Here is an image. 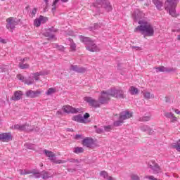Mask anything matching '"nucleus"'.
<instances>
[{
	"label": "nucleus",
	"mask_w": 180,
	"mask_h": 180,
	"mask_svg": "<svg viewBox=\"0 0 180 180\" xmlns=\"http://www.w3.org/2000/svg\"><path fill=\"white\" fill-rule=\"evenodd\" d=\"M80 40L82 41V43H85V44L87 46H89V44H91V41H91V39L82 36L80 37Z\"/></svg>",
	"instance_id": "nucleus-20"
},
{
	"label": "nucleus",
	"mask_w": 180,
	"mask_h": 180,
	"mask_svg": "<svg viewBox=\"0 0 180 180\" xmlns=\"http://www.w3.org/2000/svg\"><path fill=\"white\" fill-rule=\"evenodd\" d=\"M25 84L27 85H32V84H33V81H31V82H26Z\"/></svg>",
	"instance_id": "nucleus-51"
},
{
	"label": "nucleus",
	"mask_w": 180,
	"mask_h": 180,
	"mask_svg": "<svg viewBox=\"0 0 180 180\" xmlns=\"http://www.w3.org/2000/svg\"><path fill=\"white\" fill-rule=\"evenodd\" d=\"M44 153H45L46 157H48L49 160H50V161H51V162H53V160L56 159V154L54 153H53L52 151L45 149L44 150Z\"/></svg>",
	"instance_id": "nucleus-14"
},
{
	"label": "nucleus",
	"mask_w": 180,
	"mask_h": 180,
	"mask_svg": "<svg viewBox=\"0 0 180 180\" xmlns=\"http://www.w3.org/2000/svg\"><path fill=\"white\" fill-rule=\"evenodd\" d=\"M41 25V21L40 20V17L38 18H36L34 21V25L36 26V27H39Z\"/></svg>",
	"instance_id": "nucleus-27"
},
{
	"label": "nucleus",
	"mask_w": 180,
	"mask_h": 180,
	"mask_svg": "<svg viewBox=\"0 0 180 180\" xmlns=\"http://www.w3.org/2000/svg\"><path fill=\"white\" fill-rule=\"evenodd\" d=\"M37 12V8H33L32 12V16H35Z\"/></svg>",
	"instance_id": "nucleus-45"
},
{
	"label": "nucleus",
	"mask_w": 180,
	"mask_h": 180,
	"mask_svg": "<svg viewBox=\"0 0 180 180\" xmlns=\"http://www.w3.org/2000/svg\"><path fill=\"white\" fill-rule=\"evenodd\" d=\"M70 42H72L70 44V50L72 51H75V50H77V45H75V43H73L72 41V39H70Z\"/></svg>",
	"instance_id": "nucleus-29"
},
{
	"label": "nucleus",
	"mask_w": 180,
	"mask_h": 180,
	"mask_svg": "<svg viewBox=\"0 0 180 180\" xmlns=\"http://www.w3.org/2000/svg\"><path fill=\"white\" fill-rule=\"evenodd\" d=\"M89 113L86 112L84 115V117H82V115H75L72 117V120H73L74 122H77V123H89V121H88V117H89Z\"/></svg>",
	"instance_id": "nucleus-6"
},
{
	"label": "nucleus",
	"mask_w": 180,
	"mask_h": 180,
	"mask_svg": "<svg viewBox=\"0 0 180 180\" xmlns=\"http://www.w3.org/2000/svg\"><path fill=\"white\" fill-rule=\"evenodd\" d=\"M68 161H70V162H77V164H79V161L77 159H70Z\"/></svg>",
	"instance_id": "nucleus-42"
},
{
	"label": "nucleus",
	"mask_w": 180,
	"mask_h": 180,
	"mask_svg": "<svg viewBox=\"0 0 180 180\" xmlns=\"http://www.w3.org/2000/svg\"><path fill=\"white\" fill-rule=\"evenodd\" d=\"M19 67H20V68H21V70H26V69L29 68L30 67V65L27 63L24 64L22 63H20Z\"/></svg>",
	"instance_id": "nucleus-26"
},
{
	"label": "nucleus",
	"mask_w": 180,
	"mask_h": 180,
	"mask_svg": "<svg viewBox=\"0 0 180 180\" xmlns=\"http://www.w3.org/2000/svg\"><path fill=\"white\" fill-rule=\"evenodd\" d=\"M132 49H135V50H141V47L140 46H132Z\"/></svg>",
	"instance_id": "nucleus-49"
},
{
	"label": "nucleus",
	"mask_w": 180,
	"mask_h": 180,
	"mask_svg": "<svg viewBox=\"0 0 180 180\" xmlns=\"http://www.w3.org/2000/svg\"><path fill=\"white\" fill-rule=\"evenodd\" d=\"M100 175H101V176H103V178H105V179L108 178V176H109L108 174V172H106V171H101V172H100Z\"/></svg>",
	"instance_id": "nucleus-34"
},
{
	"label": "nucleus",
	"mask_w": 180,
	"mask_h": 180,
	"mask_svg": "<svg viewBox=\"0 0 180 180\" xmlns=\"http://www.w3.org/2000/svg\"><path fill=\"white\" fill-rule=\"evenodd\" d=\"M178 40H180V35L178 36Z\"/></svg>",
	"instance_id": "nucleus-57"
},
{
	"label": "nucleus",
	"mask_w": 180,
	"mask_h": 180,
	"mask_svg": "<svg viewBox=\"0 0 180 180\" xmlns=\"http://www.w3.org/2000/svg\"><path fill=\"white\" fill-rule=\"evenodd\" d=\"M141 122H149V120H151L150 116H143L140 118Z\"/></svg>",
	"instance_id": "nucleus-30"
},
{
	"label": "nucleus",
	"mask_w": 180,
	"mask_h": 180,
	"mask_svg": "<svg viewBox=\"0 0 180 180\" xmlns=\"http://www.w3.org/2000/svg\"><path fill=\"white\" fill-rule=\"evenodd\" d=\"M57 49L61 51H64V46H57Z\"/></svg>",
	"instance_id": "nucleus-46"
},
{
	"label": "nucleus",
	"mask_w": 180,
	"mask_h": 180,
	"mask_svg": "<svg viewBox=\"0 0 180 180\" xmlns=\"http://www.w3.org/2000/svg\"><path fill=\"white\" fill-rule=\"evenodd\" d=\"M70 70L72 71H76L77 72H85V68H78L77 65H71Z\"/></svg>",
	"instance_id": "nucleus-18"
},
{
	"label": "nucleus",
	"mask_w": 180,
	"mask_h": 180,
	"mask_svg": "<svg viewBox=\"0 0 180 180\" xmlns=\"http://www.w3.org/2000/svg\"><path fill=\"white\" fill-rule=\"evenodd\" d=\"M14 130H20V131H32V128L29 124H17L13 127Z\"/></svg>",
	"instance_id": "nucleus-8"
},
{
	"label": "nucleus",
	"mask_w": 180,
	"mask_h": 180,
	"mask_svg": "<svg viewBox=\"0 0 180 180\" xmlns=\"http://www.w3.org/2000/svg\"><path fill=\"white\" fill-rule=\"evenodd\" d=\"M178 1L179 0H167L165 4V11H168L169 14L171 15V16H173V18L176 17L175 9L176 8V5H178Z\"/></svg>",
	"instance_id": "nucleus-3"
},
{
	"label": "nucleus",
	"mask_w": 180,
	"mask_h": 180,
	"mask_svg": "<svg viewBox=\"0 0 180 180\" xmlns=\"http://www.w3.org/2000/svg\"><path fill=\"white\" fill-rule=\"evenodd\" d=\"M29 58H24L22 60V63H25V61H29Z\"/></svg>",
	"instance_id": "nucleus-53"
},
{
	"label": "nucleus",
	"mask_w": 180,
	"mask_h": 180,
	"mask_svg": "<svg viewBox=\"0 0 180 180\" xmlns=\"http://www.w3.org/2000/svg\"><path fill=\"white\" fill-rule=\"evenodd\" d=\"M46 37H48L49 40H51V39H54V35L51 34L46 33L45 34Z\"/></svg>",
	"instance_id": "nucleus-38"
},
{
	"label": "nucleus",
	"mask_w": 180,
	"mask_h": 180,
	"mask_svg": "<svg viewBox=\"0 0 180 180\" xmlns=\"http://www.w3.org/2000/svg\"><path fill=\"white\" fill-rule=\"evenodd\" d=\"M43 179H49V174H47V172H44V176H42Z\"/></svg>",
	"instance_id": "nucleus-44"
},
{
	"label": "nucleus",
	"mask_w": 180,
	"mask_h": 180,
	"mask_svg": "<svg viewBox=\"0 0 180 180\" xmlns=\"http://www.w3.org/2000/svg\"><path fill=\"white\" fill-rule=\"evenodd\" d=\"M172 147L177 150V151H180V143H174Z\"/></svg>",
	"instance_id": "nucleus-35"
},
{
	"label": "nucleus",
	"mask_w": 180,
	"mask_h": 180,
	"mask_svg": "<svg viewBox=\"0 0 180 180\" xmlns=\"http://www.w3.org/2000/svg\"><path fill=\"white\" fill-rule=\"evenodd\" d=\"M0 43H6V41H5V39L0 38Z\"/></svg>",
	"instance_id": "nucleus-54"
},
{
	"label": "nucleus",
	"mask_w": 180,
	"mask_h": 180,
	"mask_svg": "<svg viewBox=\"0 0 180 180\" xmlns=\"http://www.w3.org/2000/svg\"><path fill=\"white\" fill-rule=\"evenodd\" d=\"M153 2L154 4V5L156 6L157 9H158V11H161V8H162V1H160V0H153Z\"/></svg>",
	"instance_id": "nucleus-19"
},
{
	"label": "nucleus",
	"mask_w": 180,
	"mask_h": 180,
	"mask_svg": "<svg viewBox=\"0 0 180 180\" xmlns=\"http://www.w3.org/2000/svg\"><path fill=\"white\" fill-rule=\"evenodd\" d=\"M106 179H108V180H115V179L113 177H112L111 176H108Z\"/></svg>",
	"instance_id": "nucleus-50"
},
{
	"label": "nucleus",
	"mask_w": 180,
	"mask_h": 180,
	"mask_svg": "<svg viewBox=\"0 0 180 180\" xmlns=\"http://www.w3.org/2000/svg\"><path fill=\"white\" fill-rule=\"evenodd\" d=\"M108 8V11H112V6H110V5L108 4L107 7Z\"/></svg>",
	"instance_id": "nucleus-52"
},
{
	"label": "nucleus",
	"mask_w": 180,
	"mask_h": 180,
	"mask_svg": "<svg viewBox=\"0 0 180 180\" xmlns=\"http://www.w3.org/2000/svg\"><path fill=\"white\" fill-rule=\"evenodd\" d=\"M75 139H81V135L80 134H77L75 136Z\"/></svg>",
	"instance_id": "nucleus-55"
},
{
	"label": "nucleus",
	"mask_w": 180,
	"mask_h": 180,
	"mask_svg": "<svg viewBox=\"0 0 180 180\" xmlns=\"http://www.w3.org/2000/svg\"><path fill=\"white\" fill-rule=\"evenodd\" d=\"M17 78L18 79H20V81H23V79H25V77L22 75H18Z\"/></svg>",
	"instance_id": "nucleus-43"
},
{
	"label": "nucleus",
	"mask_w": 180,
	"mask_h": 180,
	"mask_svg": "<svg viewBox=\"0 0 180 180\" xmlns=\"http://www.w3.org/2000/svg\"><path fill=\"white\" fill-rule=\"evenodd\" d=\"M150 167L155 172V174H158V172H161V169L160 166L157 164H154L153 165H150Z\"/></svg>",
	"instance_id": "nucleus-21"
},
{
	"label": "nucleus",
	"mask_w": 180,
	"mask_h": 180,
	"mask_svg": "<svg viewBox=\"0 0 180 180\" xmlns=\"http://www.w3.org/2000/svg\"><path fill=\"white\" fill-rule=\"evenodd\" d=\"M74 153H75V154H81V153H84V148L76 147L75 148Z\"/></svg>",
	"instance_id": "nucleus-25"
},
{
	"label": "nucleus",
	"mask_w": 180,
	"mask_h": 180,
	"mask_svg": "<svg viewBox=\"0 0 180 180\" xmlns=\"http://www.w3.org/2000/svg\"><path fill=\"white\" fill-rule=\"evenodd\" d=\"M58 1L60 0H54L52 4V11L55 12L56 9H57V4H58ZM63 2H68V0H61Z\"/></svg>",
	"instance_id": "nucleus-22"
},
{
	"label": "nucleus",
	"mask_w": 180,
	"mask_h": 180,
	"mask_svg": "<svg viewBox=\"0 0 180 180\" xmlns=\"http://www.w3.org/2000/svg\"><path fill=\"white\" fill-rule=\"evenodd\" d=\"M131 180H140L139 179V176L136 175V174H132L131 176Z\"/></svg>",
	"instance_id": "nucleus-39"
},
{
	"label": "nucleus",
	"mask_w": 180,
	"mask_h": 180,
	"mask_svg": "<svg viewBox=\"0 0 180 180\" xmlns=\"http://www.w3.org/2000/svg\"><path fill=\"white\" fill-rule=\"evenodd\" d=\"M39 19L41 20V23H46V22H47V20H49V18L44 17L43 15H40Z\"/></svg>",
	"instance_id": "nucleus-33"
},
{
	"label": "nucleus",
	"mask_w": 180,
	"mask_h": 180,
	"mask_svg": "<svg viewBox=\"0 0 180 180\" xmlns=\"http://www.w3.org/2000/svg\"><path fill=\"white\" fill-rule=\"evenodd\" d=\"M133 114L131 112H129V111L122 112L120 114V120L115 121L114 122V126H122L123 123H124V120H126L127 119H130V117H132Z\"/></svg>",
	"instance_id": "nucleus-4"
},
{
	"label": "nucleus",
	"mask_w": 180,
	"mask_h": 180,
	"mask_svg": "<svg viewBox=\"0 0 180 180\" xmlns=\"http://www.w3.org/2000/svg\"><path fill=\"white\" fill-rule=\"evenodd\" d=\"M7 25L6 28L8 30H13V29H15V26L18 25V20L16 18L13 17H10L6 20Z\"/></svg>",
	"instance_id": "nucleus-7"
},
{
	"label": "nucleus",
	"mask_w": 180,
	"mask_h": 180,
	"mask_svg": "<svg viewBox=\"0 0 180 180\" xmlns=\"http://www.w3.org/2000/svg\"><path fill=\"white\" fill-rule=\"evenodd\" d=\"M156 70V72H171L174 71L173 68L168 69L164 66H160L159 68H155Z\"/></svg>",
	"instance_id": "nucleus-15"
},
{
	"label": "nucleus",
	"mask_w": 180,
	"mask_h": 180,
	"mask_svg": "<svg viewBox=\"0 0 180 180\" xmlns=\"http://www.w3.org/2000/svg\"><path fill=\"white\" fill-rule=\"evenodd\" d=\"M174 112L176 114V115H180V111L178 109H173Z\"/></svg>",
	"instance_id": "nucleus-48"
},
{
	"label": "nucleus",
	"mask_w": 180,
	"mask_h": 180,
	"mask_svg": "<svg viewBox=\"0 0 180 180\" xmlns=\"http://www.w3.org/2000/svg\"><path fill=\"white\" fill-rule=\"evenodd\" d=\"M82 144L85 147H92V144H94V140L91 138H85Z\"/></svg>",
	"instance_id": "nucleus-13"
},
{
	"label": "nucleus",
	"mask_w": 180,
	"mask_h": 180,
	"mask_svg": "<svg viewBox=\"0 0 180 180\" xmlns=\"http://www.w3.org/2000/svg\"><path fill=\"white\" fill-rule=\"evenodd\" d=\"M22 96H23V91H16L14 92V97H12V99L13 101H20L22 99Z\"/></svg>",
	"instance_id": "nucleus-16"
},
{
	"label": "nucleus",
	"mask_w": 180,
	"mask_h": 180,
	"mask_svg": "<svg viewBox=\"0 0 180 180\" xmlns=\"http://www.w3.org/2000/svg\"><path fill=\"white\" fill-rule=\"evenodd\" d=\"M53 94H56V89L54 88H49L46 91V95H51Z\"/></svg>",
	"instance_id": "nucleus-32"
},
{
	"label": "nucleus",
	"mask_w": 180,
	"mask_h": 180,
	"mask_svg": "<svg viewBox=\"0 0 180 180\" xmlns=\"http://www.w3.org/2000/svg\"><path fill=\"white\" fill-rule=\"evenodd\" d=\"M129 92L131 95H137L139 94V89L133 86L129 88Z\"/></svg>",
	"instance_id": "nucleus-23"
},
{
	"label": "nucleus",
	"mask_w": 180,
	"mask_h": 180,
	"mask_svg": "<svg viewBox=\"0 0 180 180\" xmlns=\"http://www.w3.org/2000/svg\"><path fill=\"white\" fill-rule=\"evenodd\" d=\"M139 26L134 29L136 33H141L144 37H152L154 36V26L146 20H140Z\"/></svg>",
	"instance_id": "nucleus-1"
},
{
	"label": "nucleus",
	"mask_w": 180,
	"mask_h": 180,
	"mask_svg": "<svg viewBox=\"0 0 180 180\" xmlns=\"http://www.w3.org/2000/svg\"><path fill=\"white\" fill-rule=\"evenodd\" d=\"M40 75H43V73L41 72L33 74V77L34 79H36V81H39V77H40Z\"/></svg>",
	"instance_id": "nucleus-31"
},
{
	"label": "nucleus",
	"mask_w": 180,
	"mask_h": 180,
	"mask_svg": "<svg viewBox=\"0 0 180 180\" xmlns=\"http://www.w3.org/2000/svg\"><path fill=\"white\" fill-rule=\"evenodd\" d=\"M165 117L171 119L172 116H174V113L172 112H165Z\"/></svg>",
	"instance_id": "nucleus-36"
},
{
	"label": "nucleus",
	"mask_w": 180,
	"mask_h": 180,
	"mask_svg": "<svg viewBox=\"0 0 180 180\" xmlns=\"http://www.w3.org/2000/svg\"><path fill=\"white\" fill-rule=\"evenodd\" d=\"M52 162H53L54 164H65V162H67V161L65 160H56V158L54 160H52Z\"/></svg>",
	"instance_id": "nucleus-28"
},
{
	"label": "nucleus",
	"mask_w": 180,
	"mask_h": 180,
	"mask_svg": "<svg viewBox=\"0 0 180 180\" xmlns=\"http://www.w3.org/2000/svg\"><path fill=\"white\" fill-rule=\"evenodd\" d=\"M143 97L145 99H154V94H150V92L143 93Z\"/></svg>",
	"instance_id": "nucleus-24"
},
{
	"label": "nucleus",
	"mask_w": 180,
	"mask_h": 180,
	"mask_svg": "<svg viewBox=\"0 0 180 180\" xmlns=\"http://www.w3.org/2000/svg\"><path fill=\"white\" fill-rule=\"evenodd\" d=\"M84 101L89 103V105L91 108H95L96 109L98 108H101V105H105V103H101V102L99 101H96V99L92 98V97H84Z\"/></svg>",
	"instance_id": "nucleus-5"
},
{
	"label": "nucleus",
	"mask_w": 180,
	"mask_h": 180,
	"mask_svg": "<svg viewBox=\"0 0 180 180\" xmlns=\"http://www.w3.org/2000/svg\"><path fill=\"white\" fill-rule=\"evenodd\" d=\"M40 165H41V167H43V163H41Z\"/></svg>",
	"instance_id": "nucleus-58"
},
{
	"label": "nucleus",
	"mask_w": 180,
	"mask_h": 180,
	"mask_svg": "<svg viewBox=\"0 0 180 180\" xmlns=\"http://www.w3.org/2000/svg\"><path fill=\"white\" fill-rule=\"evenodd\" d=\"M63 110L65 113H77V112H78L77 109L68 105H64L63 107Z\"/></svg>",
	"instance_id": "nucleus-12"
},
{
	"label": "nucleus",
	"mask_w": 180,
	"mask_h": 180,
	"mask_svg": "<svg viewBox=\"0 0 180 180\" xmlns=\"http://www.w3.org/2000/svg\"><path fill=\"white\" fill-rule=\"evenodd\" d=\"M104 130H105V131H110V130H112V127H110V126L105 127Z\"/></svg>",
	"instance_id": "nucleus-41"
},
{
	"label": "nucleus",
	"mask_w": 180,
	"mask_h": 180,
	"mask_svg": "<svg viewBox=\"0 0 180 180\" xmlns=\"http://www.w3.org/2000/svg\"><path fill=\"white\" fill-rule=\"evenodd\" d=\"M44 2H46V5L49 4V0H44Z\"/></svg>",
	"instance_id": "nucleus-56"
},
{
	"label": "nucleus",
	"mask_w": 180,
	"mask_h": 180,
	"mask_svg": "<svg viewBox=\"0 0 180 180\" xmlns=\"http://www.w3.org/2000/svg\"><path fill=\"white\" fill-rule=\"evenodd\" d=\"M40 95H41V91L40 90H28L25 93V96H27V98H37L38 96H40Z\"/></svg>",
	"instance_id": "nucleus-9"
},
{
	"label": "nucleus",
	"mask_w": 180,
	"mask_h": 180,
	"mask_svg": "<svg viewBox=\"0 0 180 180\" xmlns=\"http://www.w3.org/2000/svg\"><path fill=\"white\" fill-rule=\"evenodd\" d=\"M20 171H21L20 175H27L28 174H30V172H22V170H20Z\"/></svg>",
	"instance_id": "nucleus-47"
},
{
	"label": "nucleus",
	"mask_w": 180,
	"mask_h": 180,
	"mask_svg": "<svg viewBox=\"0 0 180 180\" xmlns=\"http://www.w3.org/2000/svg\"><path fill=\"white\" fill-rule=\"evenodd\" d=\"M12 134L11 133H3L0 134V141L3 143H8V141H12Z\"/></svg>",
	"instance_id": "nucleus-10"
},
{
	"label": "nucleus",
	"mask_w": 180,
	"mask_h": 180,
	"mask_svg": "<svg viewBox=\"0 0 180 180\" xmlns=\"http://www.w3.org/2000/svg\"><path fill=\"white\" fill-rule=\"evenodd\" d=\"M86 49L91 53H95L101 51V48L96 46L95 43H94V41H90V44H89V46H87Z\"/></svg>",
	"instance_id": "nucleus-11"
},
{
	"label": "nucleus",
	"mask_w": 180,
	"mask_h": 180,
	"mask_svg": "<svg viewBox=\"0 0 180 180\" xmlns=\"http://www.w3.org/2000/svg\"><path fill=\"white\" fill-rule=\"evenodd\" d=\"M146 178L150 180H158L157 178L154 177V176H146Z\"/></svg>",
	"instance_id": "nucleus-40"
},
{
	"label": "nucleus",
	"mask_w": 180,
	"mask_h": 180,
	"mask_svg": "<svg viewBox=\"0 0 180 180\" xmlns=\"http://www.w3.org/2000/svg\"><path fill=\"white\" fill-rule=\"evenodd\" d=\"M110 96L117 98V99H124L126 96L122 90H110L108 91H102L101 96L99 97V101L101 103H108V101H110Z\"/></svg>",
	"instance_id": "nucleus-2"
},
{
	"label": "nucleus",
	"mask_w": 180,
	"mask_h": 180,
	"mask_svg": "<svg viewBox=\"0 0 180 180\" xmlns=\"http://www.w3.org/2000/svg\"><path fill=\"white\" fill-rule=\"evenodd\" d=\"M170 119L171 123H175L176 122H178V117H176V116H174V115Z\"/></svg>",
	"instance_id": "nucleus-37"
},
{
	"label": "nucleus",
	"mask_w": 180,
	"mask_h": 180,
	"mask_svg": "<svg viewBox=\"0 0 180 180\" xmlns=\"http://www.w3.org/2000/svg\"><path fill=\"white\" fill-rule=\"evenodd\" d=\"M141 130L142 131H146L148 134H153V133H154V131L151 129L149 128L148 126L147 125H143L141 127Z\"/></svg>",
	"instance_id": "nucleus-17"
}]
</instances>
